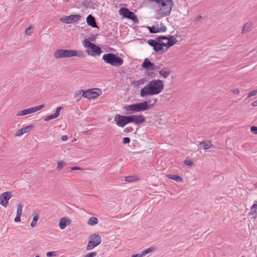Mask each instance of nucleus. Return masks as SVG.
<instances>
[{
	"instance_id": "20",
	"label": "nucleus",
	"mask_w": 257,
	"mask_h": 257,
	"mask_svg": "<svg viewBox=\"0 0 257 257\" xmlns=\"http://www.w3.org/2000/svg\"><path fill=\"white\" fill-rule=\"evenodd\" d=\"M146 81L147 80L146 78H143L139 80L131 81V83L134 87L139 88L141 85H143Z\"/></svg>"
},
{
	"instance_id": "11",
	"label": "nucleus",
	"mask_w": 257,
	"mask_h": 257,
	"mask_svg": "<svg viewBox=\"0 0 257 257\" xmlns=\"http://www.w3.org/2000/svg\"><path fill=\"white\" fill-rule=\"evenodd\" d=\"M12 197V192L8 191L3 193L0 195V205L6 208L8 205L9 200Z\"/></svg>"
},
{
	"instance_id": "7",
	"label": "nucleus",
	"mask_w": 257,
	"mask_h": 257,
	"mask_svg": "<svg viewBox=\"0 0 257 257\" xmlns=\"http://www.w3.org/2000/svg\"><path fill=\"white\" fill-rule=\"evenodd\" d=\"M88 243L86 246L87 250H91L99 245L101 242L100 236L96 233L92 234L88 237Z\"/></svg>"
},
{
	"instance_id": "39",
	"label": "nucleus",
	"mask_w": 257,
	"mask_h": 257,
	"mask_svg": "<svg viewBox=\"0 0 257 257\" xmlns=\"http://www.w3.org/2000/svg\"><path fill=\"white\" fill-rule=\"evenodd\" d=\"M56 255V251H49V252H47L46 253V256L47 257L55 256Z\"/></svg>"
},
{
	"instance_id": "50",
	"label": "nucleus",
	"mask_w": 257,
	"mask_h": 257,
	"mask_svg": "<svg viewBox=\"0 0 257 257\" xmlns=\"http://www.w3.org/2000/svg\"><path fill=\"white\" fill-rule=\"evenodd\" d=\"M202 19V17L201 15H198L195 18V21H199L200 20Z\"/></svg>"
},
{
	"instance_id": "1",
	"label": "nucleus",
	"mask_w": 257,
	"mask_h": 257,
	"mask_svg": "<svg viewBox=\"0 0 257 257\" xmlns=\"http://www.w3.org/2000/svg\"><path fill=\"white\" fill-rule=\"evenodd\" d=\"M177 42V40L174 36L160 37L156 40L150 39L148 44L153 47V49L160 53L166 51L169 48L173 46Z\"/></svg>"
},
{
	"instance_id": "8",
	"label": "nucleus",
	"mask_w": 257,
	"mask_h": 257,
	"mask_svg": "<svg viewBox=\"0 0 257 257\" xmlns=\"http://www.w3.org/2000/svg\"><path fill=\"white\" fill-rule=\"evenodd\" d=\"M149 106H150V105H148L147 102L144 101L131 105H125L124 108L127 111L138 112L146 110L148 109Z\"/></svg>"
},
{
	"instance_id": "46",
	"label": "nucleus",
	"mask_w": 257,
	"mask_h": 257,
	"mask_svg": "<svg viewBox=\"0 0 257 257\" xmlns=\"http://www.w3.org/2000/svg\"><path fill=\"white\" fill-rule=\"evenodd\" d=\"M63 110V106H58L56 108L55 112H60V111Z\"/></svg>"
},
{
	"instance_id": "48",
	"label": "nucleus",
	"mask_w": 257,
	"mask_h": 257,
	"mask_svg": "<svg viewBox=\"0 0 257 257\" xmlns=\"http://www.w3.org/2000/svg\"><path fill=\"white\" fill-rule=\"evenodd\" d=\"M67 139H68V137H67V136H66V135H64V136H62L61 137V140H62V141H67Z\"/></svg>"
},
{
	"instance_id": "49",
	"label": "nucleus",
	"mask_w": 257,
	"mask_h": 257,
	"mask_svg": "<svg viewBox=\"0 0 257 257\" xmlns=\"http://www.w3.org/2000/svg\"><path fill=\"white\" fill-rule=\"evenodd\" d=\"M81 169L77 167H73L71 168V170H80Z\"/></svg>"
},
{
	"instance_id": "32",
	"label": "nucleus",
	"mask_w": 257,
	"mask_h": 257,
	"mask_svg": "<svg viewBox=\"0 0 257 257\" xmlns=\"http://www.w3.org/2000/svg\"><path fill=\"white\" fill-rule=\"evenodd\" d=\"M250 214L254 215L257 214V204H254L251 207Z\"/></svg>"
},
{
	"instance_id": "10",
	"label": "nucleus",
	"mask_w": 257,
	"mask_h": 257,
	"mask_svg": "<svg viewBox=\"0 0 257 257\" xmlns=\"http://www.w3.org/2000/svg\"><path fill=\"white\" fill-rule=\"evenodd\" d=\"M142 67L146 71H154L160 68V67L154 63H152L148 59H145L144 62L142 64Z\"/></svg>"
},
{
	"instance_id": "44",
	"label": "nucleus",
	"mask_w": 257,
	"mask_h": 257,
	"mask_svg": "<svg viewBox=\"0 0 257 257\" xmlns=\"http://www.w3.org/2000/svg\"><path fill=\"white\" fill-rule=\"evenodd\" d=\"M130 142V139L128 137H125L123 140V143L125 144Z\"/></svg>"
},
{
	"instance_id": "12",
	"label": "nucleus",
	"mask_w": 257,
	"mask_h": 257,
	"mask_svg": "<svg viewBox=\"0 0 257 257\" xmlns=\"http://www.w3.org/2000/svg\"><path fill=\"white\" fill-rule=\"evenodd\" d=\"M66 58H70L72 57H77L80 58H83L85 56L84 53L81 50H66Z\"/></svg>"
},
{
	"instance_id": "31",
	"label": "nucleus",
	"mask_w": 257,
	"mask_h": 257,
	"mask_svg": "<svg viewBox=\"0 0 257 257\" xmlns=\"http://www.w3.org/2000/svg\"><path fill=\"white\" fill-rule=\"evenodd\" d=\"M59 114V113H53V114H51L50 115L47 116H46L45 117L44 120L45 121H48V120H49L50 119H52L55 118H56V117H57L58 116Z\"/></svg>"
},
{
	"instance_id": "21",
	"label": "nucleus",
	"mask_w": 257,
	"mask_h": 257,
	"mask_svg": "<svg viewBox=\"0 0 257 257\" xmlns=\"http://www.w3.org/2000/svg\"><path fill=\"white\" fill-rule=\"evenodd\" d=\"M199 146L204 150H207L211 147L212 143L210 141L207 140L199 142Z\"/></svg>"
},
{
	"instance_id": "34",
	"label": "nucleus",
	"mask_w": 257,
	"mask_h": 257,
	"mask_svg": "<svg viewBox=\"0 0 257 257\" xmlns=\"http://www.w3.org/2000/svg\"><path fill=\"white\" fill-rule=\"evenodd\" d=\"M38 219H39V216L38 215H36V216H34L33 218V220L31 223V226L33 227L35 226L37 224V221L38 220Z\"/></svg>"
},
{
	"instance_id": "41",
	"label": "nucleus",
	"mask_w": 257,
	"mask_h": 257,
	"mask_svg": "<svg viewBox=\"0 0 257 257\" xmlns=\"http://www.w3.org/2000/svg\"><path fill=\"white\" fill-rule=\"evenodd\" d=\"M148 28L151 33H156V31L155 30V28L154 26L151 27H148Z\"/></svg>"
},
{
	"instance_id": "57",
	"label": "nucleus",
	"mask_w": 257,
	"mask_h": 257,
	"mask_svg": "<svg viewBox=\"0 0 257 257\" xmlns=\"http://www.w3.org/2000/svg\"><path fill=\"white\" fill-rule=\"evenodd\" d=\"M256 53H257V51H256Z\"/></svg>"
},
{
	"instance_id": "53",
	"label": "nucleus",
	"mask_w": 257,
	"mask_h": 257,
	"mask_svg": "<svg viewBox=\"0 0 257 257\" xmlns=\"http://www.w3.org/2000/svg\"><path fill=\"white\" fill-rule=\"evenodd\" d=\"M27 113H18V115H25V114H26Z\"/></svg>"
},
{
	"instance_id": "25",
	"label": "nucleus",
	"mask_w": 257,
	"mask_h": 257,
	"mask_svg": "<svg viewBox=\"0 0 257 257\" xmlns=\"http://www.w3.org/2000/svg\"><path fill=\"white\" fill-rule=\"evenodd\" d=\"M83 91H84V90H79L75 92L74 98L77 101H79L82 98V97H83L82 95Z\"/></svg>"
},
{
	"instance_id": "9",
	"label": "nucleus",
	"mask_w": 257,
	"mask_h": 257,
	"mask_svg": "<svg viewBox=\"0 0 257 257\" xmlns=\"http://www.w3.org/2000/svg\"><path fill=\"white\" fill-rule=\"evenodd\" d=\"M102 94V91L100 89L97 88L89 89L83 91V96L88 99H94L100 96Z\"/></svg>"
},
{
	"instance_id": "54",
	"label": "nucleus",
	"mask_w": 257,
	"mask_h": 257,
	"mask_svg": "<svg viewBox=\"0 0 257 257\" xmlns=\"http://www.w3.org/2000/svg\"><path fill=\"white\" fill-rule=\"evenodd\" d=\"M90 131H87V132H86V134H90Z\"/></svg>"
},
{
	"instance_id": "18",
	"label": "nucleus",
	"mask_w": 257,
	"mask_h": 257,
	"mask_svg": "<svg viewBox=\"0 0 257 257\" xmlns=\"http://www.w3.org/2000/svg\"><path fill=\"white\" fill-rule=\"evenodd\" d=\"M154 27L155 29V30L157 31H156V33L165 32L167 30V27L162 23H161L160 24H156L154 25Z\"/></svg>"
},
{
	"instance_id": "56",
	"label": "nucleus",
	"mask_w": 257,
	"mask_h": 257,
	"mask_svg": "<svg viewBox=\"0 0 257 257\" xmlns=\"http://www.w3.org/2000/svg\"><path fill=\"white\" fill-rule=\"evenodd\" d=\"M35 257H40V256H39V255H36Z\"/></svg>"
},
{
	"instance_id": "22",
	"label": "nucleus",
	"mask_w": 257,
	"mask_h": 257,
	"mask_svg": "<svg viewBox=\"0 0 257 257\" xmlns=\"http://www.w3.org/2000/svg\"><path fill=\"white\" fill-rule=\"evenodd\" d=\"M167 177L168 178H169L170 179L174 180L178 182H182L183 181V178L181 177H180L177 175L168 174L167 175Z\"/></svg>"
},
{
	"instance_id": "4",
	"label": "nucleus",
	"mask_w": 257,
	"mask_h": 257,
	"mask_svg": "<svg viewBox=\"0 0 257 257\" xmlns=\"http://www.w3.org/2000/svg\"><path fill=\"white\" fill-rule=\"evenodd\" d=\"M144 120L145 118L142 115L125 116L117 114L114 117V121L116 124L120 127H123L129 122H134L136 124L141 123L144 122Z\"/></svg>"
},
{
	"instance_id": "16",
	"label": "nucleus",
	"mask_w": 257,
	"mask_h": 257,
	"mask_svg": "<svg viewBox=\"0 0 257 257\" xmlns=\"http://www.w3.org/2000/svg\"><path fill=\"white\" fill-rule=\"evenodd\" d=\"M45 107V104H41L34 107H31L27 109L22 110L20 112H36L40 110Z\"/></svg>"
},
{
	"instance_id": "43",
	"label": "nucleus",
	"mask_w": 257,
	"mask_h": 257,
	"mask_svg": "<svg viewBox=\"0 0 257 257\" xmlns=\"http://www.w3.org/2000/svg\"><path fill=\"white\" fill-rule=\"evenodd\" d=\"M250 131L253 134L257 135V126H251V128H250Z\"/></svg>"
},
{
	"instance_id": "15",
	"label": "nucleus",
	"mask_w": 257,
	"mask_h": 257,
	"mask_svg": "<svg viewBox=\"0 0 257 257\" xmlns=\"http://www.w3.org/2000/svg\"><path fill=\"white\" fill-rule=\"evenodd\" d=\"M71 223V220L68 217H64L60 219L58 225L61 229H64L67 226L70 225Z\"/></svg>"
},
{
	"instance_id": "3",
	"label": "nucleus",
	"mask_w": 257,
	"mask_h": 257,
	"mask_svg": "<svg viewBox=\"0 0 257 257\" xmlns=\"http://www.w3.org/2000/svg\"><path fill=\"white\" fill-rule=\"evenodd\" d=\"M164 88V83L160 80H153L149 82L140 91V96L146 97L158 94Z\"/></svg>"
},
{
	"instance_id": "14",
	"label": "nucleus",
	"mask_w": 257,
	"mask_h": 257,
	"mask_svg": "<svg viewBox=\"0 0 257 257\" xmlns=\"http://www.w3.org/2000/svg\"><path fill=\"white\" fill-rule=\"evenodd\" d=\"M119 13L120 15L123 16L124 17L130 19L133 21H135L137 19L136 15L126 8H121L119 10Z\"/></svg>"
},
{
	"instance_id": "13",
	"label": "nucleus",
	"mask_w": 257,
	"mask_h": 257,
	"mask_svg": "<svg viewBox=\"0 0 257 257\" xmlns=\"http://www.w3.org/2000/svg\"><path fill=\"white\" fill-rule=\"evenodd\" d=\"M81 16L79 15H71L69 16H65L60 19V21L66 24H72L79 20Z\"/></svg>"
},
{
	"instance_id": "19",
	"label": "nucleus",
	"mask_w": 257,
	"mask_h": 257,
	"mask_svg": "<svg viewBox=\"0 0 257 257\" xmlns=\"http://www.w3.org/2000/svg\"><path fill=\"white\" fill-rule=\"evenodd\" d=\"M86 22L87 24L93 28H97V26L95 19L94 17L91 15H89L86 18Z\"/></svg>"
},
{
	"instance_id": "35",
	"label": "nucleus",
	"mask_w": 257,
	"mask_h": 257,
	"mask_svg": "<svg viewBox=\"0 0 257 257\" xmlns=\"http://www.w3.org/2000/svg\"><path fill=\"white\" fill-rule=\"evenodd\" d=\"M97 253L96 252H90L87 254H84L83 257H96Z\"/></svg>"
},
{
	"instance_id": "33",
	"label": "nucleus",
	"mask_w": 257,
	"mask_h": 257,
	"mask_svg": "<svg viewBox=\"0 0 257 257\" xmlns=\"http://www.w3.org/2000/svg\"><path fill=\"white\" fill-rule=\"evenodd\" d=\"M22 128H23V131L25 134V133L30 132L33 128V126L32 125H27L26 126L23 127Z\"/></svg>"
},
{
	"instance_id": "40",
	"label": "nucleus",
	"mask_w": 257,
	"mask_h": 257,
	"mask_svg": "<svg viewBox=\"0 0 257 257\" xmlns=\"http://www.w3.org/2000/svg\"><path fill=\"white\" fill-rule=\"evenodd\" d=\"M184 163L187 165V166H191L193 165V162L192 160H190V159H186L185 160V161H184Z\"/></svg>"
},
{
	"instance_id": "27",
	"label": "nucleus",
	"mask_w": 257,
	"mask_h": 257,
	"mask_svg": "<svg viewBox=\"0 0 257 257\" xmlns=\"http://www.w3.org/2000/svg\"><path fill=\"white\" fill-rule=\"evenodd\" d=\"M66 166V163L62 161H59L57 163L56 169L60 171L64 167Z\"/></svg>"
},
{
	"instance_id": "55",
	"label": "nucleus",
	"mask_w": 257,
	"mask_h": 257,
	"mask_svg": "<svg viewBox=\"0 0 257 257\" xmlns=\"http://www.w3.org/2000/svg\"><path fill=\"white\" fill-rule=\"evenodd\" d=\"M163 42H166V40H163Z\"/></svg>"
},
{
	"instance_id": "37",
	"label": "nucleus",
	"mask_w": 257,
	"mask_h": 257,
	"mask_svg": "<svg viewBox=\"0 0 257 257\" xmlns=\"http://www.w3.org/2000/svg\"><path fill=\"white\" fill-rule=\"evenodd\" d=\"M25 133L23 131V128H22L21 129H20V130H18L16 134H15V136L16 137H20L22 135L24 134Z\"/></svg>"
},
{
	"instance_id": "28",
	"label": "nucleus",
	"mask_w": 257,
	"mask_h": 257,
	"mask_svg": "<svg viewBox=\"0 0 257 257\" xmlns=\"http://www.w3.org/2000/svg\"><path fill=\"white\" fill-rule=\"evenodd\" d=\"M170 73V72L166 69H163L160 71V74L165 78H167Z\"/></svg>"
},
{
	"instance_id": "45",
	"label": "nucleus",
	"mask_w": 257,
	"mask_h": 257,
	"mask_svg": "<svg viewBox=\"0 0 257 257\" xmlns=\"http://www.w3.org/2000/svg\"><path fill=\"white\" fill-rule=\"evenodd\" d=\"M21 215H18L16 214V216L14 219V221L16 222L21 221Z\"/></svg>"
},
{
	"instance_id": "23",
	"label": "nucleus",
	"mask_w": 257,
	"mask_h": 257,
	"mask_svg": "<svg viewBox=\"0 0 257 257\" xmlns=\"http://www.w3.org/2000/svg\"><path fill=\"white\" fill-rule=\"evenodd\" d=\"M252 28V23L250 22H246L244 24L242 28V32H248L250 31Z\"/></svg>"
},
{
	"instance_id": "29",
	"label": "nucleus",
	"mask_w": 257,
	"mask_h": 257,
	"mask_svg": "<svg viewBox=\"0 0 257 257\" xmlns=\"http://www.w3.org/2000/svg\"><path fill=\"white\" fill-rule=\"evenodd\" d=\"M155 250V248L153 247H149L144 250L141 254L142 257H143L148 253L152 252Z\"/></svg>"
},
{
	"instance_id": "52",
	"label": "nucleus",
	"mask_w": 257,
	"mask_h": 257,
	"mask_svg": "<svg viewBox=\"0 0 257 257\" xmlns=\"http://www.w3.org/2000/svg\"><path fill=\"white\" fill-rule=\"evenodd\" d=\"M131 257H142V256L140 253H138L132 255Z\"/></svg>"
},
{
	"instance_id": "2",
	"label": "nucleus",
	"mask_w": 257,
	"mask_h": 257,
	"mask_svg": "<svg viewBox=\"0 0 257 257\" xmlns=\"http://www.w3.org/2000/svg\"><path fill=\"white\" fill-rule=\"evenodd\" d=\"M153 3L152 7L158 18L170 15L174 6L173 0H149Z\"/></svg>"
},
{
	"instance_id": "26",
	"label": "nucleus",
	"mask_w": 257,
	"mask_h": 257,
	"mask_svg": "<svg viewBox=\"0 0 257 257\" xmlns=\"http://www.w3.org/2000/svg\"><path fill=\"white\" fill-rule=\"evenodd\" d=\"M24 204L22 202H20L17 205V214L18 215H22L23 212V208Z\"/></svg>"
},
{
	"instance_id": "6",
	"label": "nucleus",
	"mask_w": 257,
	"mask_h": 257,
	"mask_svg": "<svg viewBox=\"0 0 257 257\" xmlns=\"http://www.w3.org/2000/svg\"><path fill=\"white\" fill-rule=\"evenodd\" d=\"M102 59L106 63L116 67L121 66L123 62L121 58L117 57L115 54L112 53H108L103 55Z\"/></svg>"
},
{
	"instance_id": "24",
	"label": "nucleus",
	"mask_w": 257,
	"mask_h": 257,
	"mask_svg": "<svg viewBox=\"0 0 257 257\" xmlns=\"http://www.w3.org/2000/svg\"><path fill=\"white\" fill-rule=\"evenodd\" d=\"M98 220L96 217H91L88 220L87 223L90 226H93L98 223Z\"/></svg>"
},
{
	"instance_id": "42",
	"label": "nucleus",
	"mask_w": 257,
	"mask_h": 257,
	"mask_svg": "<svg viewBox=\"0 0 257 257\" xmlns=\"http://www.w3.org/2000/svg\"><path fill=\"white\" fill-rule=\"evenodd\" d=\"M31 27L27 28L25 30V34L27 35H31L32 32H31Z\"/></svg>"
},
{
	"instance_id": "5",
	"label": "nucleus",
	"mask_w": 257,
	"mask_h": 257,
	"mask_svg": "<svg viewBox=\"0 0 257 257\" xmlns=\"http://www.w3.org/2000/svg\"><path fill=\"white\" fill-rule=\"evenodd\" d=\"M83 46L86 48L87 54L93 57L99 56L102 53L101 48L95 44L91 43L88 39H85L82 42Z\"/></svg>"
},
{
	"instance_id": "17",
	"label": "nucleus",
	"mask_w": 257,
	"mask_h": 257,
	"mask_svg": "<svg viewBox=\"0 0 257 257\" xmlns=\"http://www.w3.org/2000/svg\"><path fill=\"white\" fill-rule=\"evenodd\" d=\"M54 56L56 59H62L66 58V49H58L54 54Z\"/></svg>"
},
{
	"instance_id": "51",
	"label": "nucleus",
	"mask_w": 257,
	"mask_h": 257,
	"mask_svg": "<svg viewBox=\"0 0 257 257\" xmlns=\"http://www.w3.org/2000/svg\"><path fill=\"white\" fill-rule=\"evenodd\" d=\"M252 106H257V99L253 101L251 103Z\"/></svg>"
},
{
	"instance_id": "47",
	"label": "nucleus",
	"mask_w": 257,
	"mask_h": 257,
	"mask_svg": "<svg viewBox=\"0 0 257 257\" xmlns=\"http://www.w3.org/2000/svg\"><path fill=\"white\" fill-rule=\"evenodd\" d=\"M231 91L234 94H238L239 93V90L238 89H231Z\"/></svg>"
},
{
	"instance_id": "30",
	"label": "nucleus",
	"mask_w": 257,
	"mask_h": 257,
	"mask_svg": "<svg viewBox=\"0 0 257 257\" xmlns=\"http://www.w3.org/2000/svg\"><path fill=\"white\" fill-rule=\"evenodd\" d=\"M138 180V178L136 176H130L125 177V181L128 182H133Z\"/></svg>"
},
{
	"instance_id": "38",
	"label": "nucleus",
	"mask_w": 257,
	"mask_h": 257,
	"mask_svg": "<svg viewBox=\"0 0 257 257\" xmlns=\"http://www.w3.org/2000/svg\"><path fill=\"white\" fill-rule=\"evenodd\" d=\"M25 133L23 131V128H22L21 129H20V130H18L16 134H15V136L16 137H20L22 135L24 134Z\"/></svg>"
},
{
	"instance_id": "36",
	"label": "nucleus",
	"mask_w": 257,
	"mask_h": 257,
	"mask_svg": "<svg viewBox=\"0 0 257 257\" xmlns=\"http://www.w3.org/2000/svg\"><path fill=\"white\" fill-rule=\"evenodd\" d=\"M257 95V89H254L251 91H250L247 95L246 96V98H249V97H251L252 96H255Z\"/></svg>"
}]
</instances>
